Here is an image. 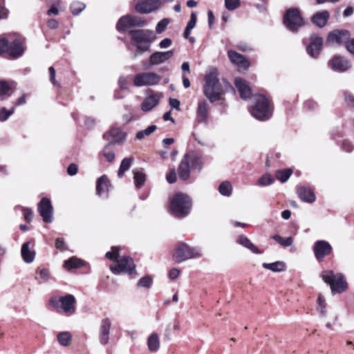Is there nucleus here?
<instances>
[{"label":"nucleus","instance_id":"nucleus-1","mask_svg":"<svg viewBox=\"0 0 354 354\" xmlns=\"http://www.w3.org/2000/svg\"><path fill=\"white\" fill-rule=\"evenodd\" d=\"M218 73L216 68H210L205 76V85L203 93L210 102H214L221 99L225 92V88H230L228 82H225L224 86L219 82Z\"/></svg>","mask_w":354,"mask_h":354},{"label":"nucleus","instance_id":"nucleus-2","mask_svg":"<svg viewBox=\"0 0 354 354\" xmlns=\"http://www.w3.org/2000/svg\"><path fill=\"white\" fill-rule=\"evenodd\" d=\"M203 165L202 156L196 151H191L186 153L178 168V173L180 178L187 180L189 178L190 171L196 170L200 171Z\"/></svg>","mask_w":354,"mask_h":354},{"label":"nucleus","instance_id":"nucleus-3","mask_svg":"<svg viewBox=\"0 0 354 354\" xmlns=\"http://www.w3.org/2000/svg\"><path fill=\"white\" fill-rule=\"evenodd\" d=\"M253 100L254 104L250 108L251 115L259 120L270 119L273 111L270 99L263 95H255Z\"/></svg>","mask_w":354,"mask_h":354},{"label":"nucleus","instance_id":"nucleus-4","mask_svg":"<svg viewBox=\"0 0 354 354\" xmlns=\"http://www.w3.org/2000/svg\"><path fill=\"white\" fill-rule=\"evenodd\" d=\"M192 208V200L185 194L176 193L170 198L169 212L175 217L183 218L187 216Z\"/></svg>","mask_w":354,"mask_h":354},{"label":"nucleus","instance_id":"nucleus-5","mask_svg":"<svg viewBox=\"0 0 354 354\" xmlns=\"http://www.w3.org/2000/svg\"><path fill=\"white\" fill-rule=\"evenodd\" d=\"M129 35L132 44L140 52L149 50L151 44L156 39L154 32L148 29L131 30Z\"/></svg>","mask_w":354,"mask_h":354},{"label":"nucleus","instance_id":"nucleus-6","mask_svg":"<svg viewBox=\"0 0 354 354\" xmlns=\"http://www.w3.org/2000/svg\"><path fill=\"white\" fill-rule=\"evenodd\" d=\"M320 275L323 281L330 286L333 295L347 290L348 283L343 274L330 270L322 272Z\"/></svg>","mask_w":354,"mask_h":354},{"label":"nucleus","instance_id":"nucleus-7","mask_svg":"<svg viewBox=\"0 0 354 354\" xmlns=\"http://www.w3.org/2000/svg\"><path fill=\"white\" fill-rule=\"evenodd\" d=\"M25 49V40L19 36L10 40L0 39V54L7 53L10 56L17 58L24 54Z\"/></svg>","mask_w":354,"mask_h":354},{"label":"nucleus","instance_id":"nucleus-8","mask_svg":"<svg viewBox=\"0 0 354 354\" xmlns=\"http://www.w3.org/2000/svg\"><path fill=\"white\" fill-rule=\"evenodd\" d=\"M202 254L199 248H191L186 243H180L177 245L173 258L176 262L181 263L189 259L200 257Z\"/></svg>","mask_w":354,"mask_h":354},{"label":"nucleus","instance_id":"nucleus-9","mask_svg":"<svg viewBox=\"0 0 354 354\" xmlns=\"http://www.w3.org/2000/svg\"><path fill=\"white\" fill-rule=\"evenodd\" d=\"M50 304L57 310H61L66 315H71L75 312L76 299L72 295H66L59 298H52Z\"/></svg>","mask_w":354,"mask_h":354},{"label":"nucleus","instance_id":"nucleus-10","mask_svg":"<svg viewBox=\"0 0 354 354\" xmlns=\"http://www.w3.org/2000/svg\"><path fill=\"white\" fill-rule=\"evenodd\" d=\"M146 20L139 16L125 15L122 17L117 23V30L122 32L134 27H143Z\"/></svg>","mask_w":354,"mask_h":354},{"label":"nucleus","instance_id":"nucleus-11","mask_svg":"<svg viewBox=\"0 0 354 354\" xmlns=\"http://www.w3.org/2000/svg\"><path fill=\"white\" fill-rule=\"evenodd\" d=\"M283 22L286 28L293 32L297 31L304 24V19L297 8H291L286 11Z\"/></svg>","mask_w":354,"mask_h":354},{"label":"nucleus","instance_id":"nucleus-12","mask_svg":"<svg viewBox=\"0 0 354 354\" xmlns=\"http://www.w3.org/2000/svg\"><path fill=\"white\" fill-rule=\"evenodd\" d=\"M135 267L132 258L122 256L117 259L114 265L110 266V270L114 274H120L123 272L131 274L134 271Z\"/></svg>","mask_w":354,"mask_h":354},{"label":"nucleus","instance_id":"nucleus-13","mask_svg":"<svg viewBox=\"0 0 354 354\" xmlns=\"http://www.w3.org/2000/svg\"><path fill=\"white\" fill-rule=\"evenodd\" d=\"M161 77L153 72H145L137 74L133 79L135 86L140 87L153 86L159 83Z\"/></svg>","mask_w":354,"mask_h":354},{"label":"nucleus","instance_id":"nucleus-14","mask_svg":"<svg viewBox=\"0 0 354 354\" xmlns=\"http://www.w3.org/2000/svg\"><path fill=\"white\" fill-rule=\"evenodd\" d=\"M313 251L316 259L319 262H322L325 257L329 256L332 253L333 248L328 241L319 240L314 243Z\"/></svg>","mask_w":354,"mask_h":354},{"label":"nucleus","instance_id":"nucleus-15","mask_svg":"<svg viewBox=\"0 0 354 354\" xmlns=\"http://www.w3.org/2000/svg\"><path fill=\"white\" fill-rule=\"evenodd\" d=\"M350 37V32L346 30H335L330 32L327 38V42L330 45L339 46L345 44Z\"/></svg>","mask_w":354,"mask_h":354},{"label":"nucleus","instance_id":"nucleus-16","mask_svg":"<svg viewBox=\"0 0 354 354\" xmlns=\"http://www.w3.org/2000/svg\"><path fill=\"white\" fill-rule=\"evenodd\" d=\"M159 8V0H140L136 3L135 10L141 14H148L158 10Z\"/></svg>","mask_w":354,"mask_h":354},{"label":"nucleus","instance_id":"nucleus-17","mask_svg":"<svg viewBox=\"0 0 354 354\" xmlns=\"http://www.w3.org/2000/svg\"><path fill=\"white\" fill-rule=\"evenodd\" d=\"M38 211L46 223H51L53 221V206L50 201L47 198H43L38 205Z\"/></svg>","mask_w":354,"mask_h":354},{"label":"nucleus","instance_id":"nucleus-18","mask_svg":"<svg viewBox=\"0 0 354 354\" xmlns=\"http://www.w3.org/2000/svg\"><path fill=\"white\" fill-rule=\"evenodd\" d=\"M111 324V320L109 317L103 318L100 322L99 327V341L102 345H106L109 343Z\"/></svg>","mask_w":354,"mask_h":354},{"label":"nucleus","instance_id":"nucleus-19","mask_svg":"<svg viewBox=\"0 0 354 354\" xmlns=\"http://www.w3.org/2000/svg\"><path fill=\"white\" fill-rule=\"evenodd\" d=\"M330 67L337 72H345L351 67L349 60L342 56H335L328 62Z\"/></svg>","mask_w":354,"mask_h":354},{"label":"nucleus","instance_id":"nucleus-20","mask_svg":"<svg viewBox=\"0 0 354 354\" xmlns=\"http://www.w3.org/2000/svg\"><path fill=\"white\" fill-rule=\"evenodd\" d=\"M323 45L321 37L313 35L310 37V42L306 48L307 53L312 57L316 58L319 55Z\"/></svg>","mask_w":354,"mask_h":354},{"label":"nucleus","instance_id":"nucleus-21","mask_svg":"<svg viewBox=\"0 0 354 354\" xmlns=\"http://www.w3.org/2000/svg\"><path fill=\"white\" fill-rule=\"evenodd\" d=\"M126 133L123 132L120 128H112L109 132L103 135L104 139L109 140L110 145H113L122 142L126 138Z\"/></svg>","mask_w":354,"mask_h":354},{"label":"nucleus","instance_id":"nucleus-22","mask_svg":"<svg viewBox=\"0 0 354 354\" xmlns=\"http://www.w3.org/2000/svg\"><path fill=\"white\" fill-rule=\"evenodd\" d=\"M174 52L173 50L165 51V52H155L151 55L149 57V64L151 66L158 65L164 63L173 57Z\"/></svg>","mask_w":354,"mask_h":354},{"label":"nucleus","instance_id":"nucleus-23","mask_svg":"<svg viewBox=\"0 0 354 354\" xmlns=\"http://www.w3.org/2000/svg\"><path fill=\"white\" fill-rule=\"evenodd\" d=\"M209 106L207 101L205 100H200L198 102L196 110V120L199 123L207 122V118L209 115Z\"/></svg>","mask_w":354,"mask_h":354},{"label":"nucleus","instance_id":"nucleus-24","mask_svg":"<svg viewBox=\"0 0 354 354\" xmlns=\"http://www.w3.org/2000/svg\"><path fill=\"white\" fill-rule=\"evenodd\" d=\"M111 186L110 181L106 175H103L97 180L96 192L97 194L102 198H107L109 187Z\"/></svg>","mask_w":354,"mask_h":354},{"label":"nucleus","instance_id":"nucleus-25","mask_svg":"<svg viewBox=\"0 0 354 354\" xmlns=\"http://www.w3.org/2000/svg\"><path fill=\"white\" fill-rule=\"evenodd\" d=\"M227 55L232 63L239 68L246 69L250 66V62L242 55L234 50H229Z\"/></svg>","mask_w":354,"mask_h":354},{"label":"nucleus","instance_id":"nucleus-26","mask_svg":"<svg viewBox=\"0 0 354 354\" xmlns=\"http://www.w3.org/2000/svg\"><path fill=\"white\" fill-rule=\"evenodd\" d=\"M297 194L299 198L306 203H312L316 199V196L313 191L306 187H299L297 188Z\"/></svg>","mask_w":354,"mask_h":354},{"label":"nucleus","instance_id":"nucleus-27","mask_svg":"<svg viewBox=\"0 0 354 354\" xmlns=\"http://www.w3.org/2000/svg\"><path fill=\"white\" fill-rule=\"evenodd\" d=\"M234 84L240 93L241 98L246 100L251 96V89L246 84V82L241 77H236L234 80Z\"/></svg>","mask_w":354,"mask_h":354},{"label":"nucleus","instance_id":"nucleus-28","mask_svg":"<svg viewBox=\"0 0 354 354\" xmlns=\"http://www.w3.org/2000/svg\"><path fill=\"white\" fill-rule=\"evenodd\" d=\"M330 14L327 10L316 12L311 18L312 22L319 28H323L328 22Z\"/></svg>","mask_w":354,"mask_h":354},{"label":"nucleus","instance_id":"nucleus-29","mask_svg":"<svg viewBox=\"0 0 354 354\" xmlns=\"http://www.w3.org/2000/svg\"><path fill=\"white\" fill-rule=\"evenodd\" d=\"M30 242H26L22 245L21 249L22 259L28 263L32 262L35 257V252L30 248Z\"/></svg>","mask_w":354,"mask_h":354},{"label":"nucleus","instance_id":"nucleus-30","mask_svg":"<svg viewBox=\"0 0 354 354\" xmlns=\"http://www.w3.org/2000/svg\"><path fill=\"white\" fill-rule=\"evenodd\" d=\"M159 102V97L153 94L146 97L142 103V109L144 111H151Z\"/></svg>","mask_w":354,"mask_h":354},{"label":"nucleus","instance_id":"nucleus-31","mask_svg":"<svg viewBox=\"0 0 354 354\" xmlns=\"http://www.w3.org/2000/svg\"><path fill=\"white\" fill-rule=\"evenodd\" d=\"M236 242L239 244L241 245L242 246L248 248V250H250L251 252H252L254 254H261V252L259 250V248L257 247H256L250 241V240L244 235H240L238 237Z\"/></svg>","mask_w":354,"mask_h":354},{"label":"nucleus","instance_id":"nucleus-32","mask_svg":"<svg viewBox=\"0 0 354 354\" xmlns=\"http://www.w3.org/2000/svg\"><path fill=\"white\" fill-rule=\"evenodd\" d=\"M263 268L270 270L274 272H280L286 270V266L283 261H277L273 263H263L262 264Z\"/></svg>","mask_w":354,"mask_h":354},{"label":"nucleus","instance_id":"nucleus-33","mask_svg":"<svg viewBox=\"0 0 354 354\" xmlns=\"http://www.w3.org/2000/svg\"><path fill=\"white\" fill-rule=\"evenodd\" d=\"M135 185L140 188L146 181V175L142 169H136L133 171Z\"/></svg>","mask_w":354,"mask_h":354},{"label":"nucleus","instance_id":"nucleus-34","mask_svg":"<svg viewBox=\"0 0 354 354\" xmlns=\"http://www.w3.org/2000/svg\"><path fill=\"white\" fill-rule=\"evenodd\" d=\"M84 265V261L76 257H72L71 258L66 260L64 263V267L68 270L71 269L78 268Z\"/></svg>","mask_w":354,"mask_h":354},{"label":"nucleus","instance_id":"nucleus-35","mask_svg":"<svg viewBox=\"0 0 354 354\" xmlns=\"http://www.w3.org/2000/svg\"><path fill=\"white\" fill-rule=\"evenodd\" d=\"M133 158L129 157L125 158L122 160L120 165V168L118 171V177L122 178L124 176V173L130 169L133 162Z\"/></svg>","mask_w":354,"mask_h":354},{"label":"nucleus","instance_id":"nucleus-36","mask_svg":"<svg viewBox=\"0 0 354 354\" xmlns=\"http://www.w3.org/2000/svg\"><path fill=\"white\" fill-rule=\"evenodd\" d=\"M57 339L61 346H67L71 342L72 335L68 331L61 332L57 334Z\"/></svg>","mask_w":354,"mask_h":354},{"label":"nucleus","instance_id":"nucleus-37","mask_svg":"<svg viewBox=\"0 0 354 354\" xmlns=\"http://www.w3.org/2000/svg\"><path fill=\"white\" fill-rule=\"evenodd\" d=\"M147 346L149 349L152 352H155L159 348L160 341L157 333H153L149 337Z\"/></svg>","mask_w":354,"mask_h":354},{"label":"nucleus","instance_id":"nucleus-38","mask_svg":"<svg viewBox=\"0 0 354 354\" xmlns=\"http://www.w3.org/2000/svg\"><path fill=\"white\" fill-rule=\"evenodd\" d=\"M12 85L5 81H0V100H3L11 95Z\"/></svg>","mask_w":354,"mask_h":354},{"label":"nucleus","instance_id":"nucleus-39","mask_svg":"<svg viewBox=\"0 0 354 354\" xmlns=\"http://www.w3.org/2000/svg\"><path fill=\"white\" fill-rule=\"evenodd\" d=\"M219 193L225 196H230L232 193V186L229 181L222 182L218 187Z\"/></svg>","mask_w":354,"mask_h":354},{"label":"nucleus","instance_id":"nucleus-40","mask_svg":"<svg viewBox=\"0 0 354 354\" xmlns=\"http://www.w3.org/2000/svg\"><path fill=\"white\" fill-rule=\"evenodd\" d=\"M280 245L286 248L290 246L293 243V239L291 236L283 238L279 234H274L272 237Z\"/></svg>","mask_w":354,"mask_h":354},{"label":"nucleus","instance_id":"nucleus-41","mask_svg":"<svg viewBox=\"0 0 354 354\" xmlns=\"http://www.w3.org/2000/svg\"><path fill=\"white\" fill-rule=\"evenodd\" d=\"M292 174V170L290 169L278 170L276 171V178L281 183L286 182Z\"/></svg>","mask_w":354,"mask_h":354},{"label":"nucleus","instance_id":"nucleus-42","mask_svg":"<svg viewBox=\"0 0 354 354\" xmlns=\"http://www.w3.org/2000/svg\"><path fill=\"white\" fill-rule=\"evenodd\" d=\"M111 145L110 144L106 145L101 152L102 156L109 162H112L115 156L113 150L110 148Z\"/></svg>","mask_w":354,"mask_h":354},{"label":"nucleus","instance_id":"nucleus-43","mask_svg":"<svg viewBox=\"0 0 354 354\" xmlns=\"http://www.w3.org/2000/svg\"><path fill=\"white\" fill-rule=\"evenodd\" d=\"M157 129L156 125H150L147 129L142 131H138L136 135V138L137 140H141L144 138L145 136H148L151 134L153 132L156 131Z\"/></svg>","mask_w":354,"mask_h":354},{"label":"nucleus","instance_id":"nucleus-44","mask_svg":"<svg viewBox=\"0 0 354 354\" xmlns=\"http://www.w3.org/2000/svg\"><path fill=\"white\" fill-rule=\"evenodd\" d=\"M274 179L271 176L270 174H266L263 175L258 180V185L262 187L268 186L272 184Z\"/></svg>","mask_w":354,"mask_h":354},{"label":"nucleus","instance_id":"nucleus-45","mask_svg":"<svg viewBox=\"0 0 354 354\" xmlns=\"http://www.w3.org/2000/svg\"><path fill=\"white\" fill-rule=\"evenodd\" d=\"M86 6L82 2L75 1L71 5V10L74 15H79L84 8Z\"/></svg>","mask_w":354,"mask_h":354},{"label":"nucleus","instance_id":"nucleus-46","mask_svg":"<svg viewBox=\"0 0 354 354\" xmlns=\"http://www.w3.org/2000/svg\"><path fill=\"white\" fill-rule=\"evenodd\" d=\"M317 310L321 315L324 316L326 314V302L324 297L322 295H319L317 298Z\"/></svg>","mask_w":354,"mask_h":354},{"label":"nucleus","instance_id":"nucleus-47","mask_svg":"<svg viewBox=\"0 0 354 354\" xmlns=\"http://www.w3.org/2000/svg\"><path fill=\"white\" fill-rule=\"evenodd\" d=\"M15 111V107H12L10 110H7L6 108L3 107L0 109V121L5 122L6 121L9 117L13 114Z\"/></svg>","mask_w":354,"mask_h":354},{"label":"nucleus","instance_id":"nucleus-48","mask_svg":"<svg viewBox=\"0 0 354 354\" xmlns=\"http://www.w3.org/2000/svg\"><path fill=\"white\" fill-rule=\"evenodd\" d=\"M152 285V279L149 276H146L141 278L138 282V287H143L149 288Z\"/></svg>","mask_w":354,"mask_h":354},{"label":"nucleus","instance_id":"nucleus-49","mask_svg":"<svg viewBox=\"0 0 354 354\" xmlns=\"http://www.w3.org/2000/svg\"><path fill=\"white\" fill-rule=\"evenodd\" d=\"M169 24V20L167 18H165L160 20L156 25V31L157 33H162L167 28L168 24Z\"/></svg>","mask_w":354,"mask_h":354},{"label":"nucleus","instance_id":"nucleus-50","mask_svg":"<svg viewBox=\"0 0 354 354\" xmlns=\"http://www.w3.org/2000/svg\"><path fill=\"white\" fill-rule=\"evenodd\" d=\"M240 5V0H225V8L229 10L236 9Z\"/></svg>","mask_w":354,"mask_h":354},{"label":"nucleus","instance_id":"nucleus-51","mask_svg":"<svg viewBox=\"0 0 354 354\" xmlns=\"http://www.w3.org/2000/svg\"><path fill=\"white\" fill-rule=\"evenodd\" d=\"M119 247H112V251L106 253V257L110 260H114L119 256Z\"/></svg>","mask_w":354,"mask_h":354},{"label":"nucleus","instance_id":"nucleus-52","mask_svg":"<svg viewBox=\"0 0 354 354\" xmlns=\"http://www.w3.org/2000/svg\"><path fill=\"white\" fill-rule=\"evenodd\" d=\"M55 247L57 249L63 252L68 249L63 238H57L55 241Z\"/></svg>","mask_w":354,"mask_h":354},{"label":"nucleus","instance_id":"nucleus-53","mask_svg":"<svg viewBox=\"0 0 354 354\" xmlns=\"http://www.w3.org/2000/svg\"><path fill=\"white\" fill-rule=\"evenodd\" d=\"M39 273L42 282H46L50 279V272L48 269L42 268L39 270Z\"/></svg>","mask_w":354,"mask_h":354},{"label":"nucleus","instance_id":"nucleus-54","mask_svg":"<svg viewBox=\"0 0 354 354\" xmlns=\"http://www.w3.org/2000/svg\"><path fill=\"white\" fill-rule=\"evenodd\" d=\"M317 104L313 100H306L304 102V107L309 111L315 110L317 108Z\"/></svg>","mask_w":354,"mask_h":354},{"label":"nucleus","instance_id":"nucleus-55","mask_svg":"<svg viewBox=\"0 0 354 354\" xmlns=\"http://www.w3.org/2000/svg\"><path fill=\"white\" fill-rule=\"evenodd\" d=\"M196 20H197L196 14L195 12H192L190 16V19H189V22L187 23V25L186 27H187L189 29L192 30L196 26Z\"/></svg>","mask_w":354,"mask_h":354},{"label":"nucleus","instance_id":"nucleus-56","mask_svg":"<svg viewBox=\"0 0 354 354\" xmlns=\"http://www.w3.org/2000/svg\"><path fill=\"white\" fill-rule=\"evenodd\" d=\"M166 178L169 183L171 184L175 183L176 180V174L175 169L170 170V171L167 174Z\"/></svg>","mask_w":354,"mask_h":354},{"label":"nucleus","instance_id":"nucleus-57","mask_svg":"<svg viewBox=\"0 0 354 354\" xmlns=\"http://www.w3.org/2000/svg\"><path fill=\"white\" fill-rule=\"evenodd\" d=\"M346 48L347 50L352 54H354V38L353 39H348L346 43Z\"/></svg>","mask_w":354,"mask_h":354},{"label":"nucleus","instance_id":"nucleus-58","mask_svg":"<svg viewBox=\"0 0 354 354\" xmlns=\"http://www.w3.org/2000/svg\"><path fill=\"white\" fill-rule=\"evenodd\" d=\"M172 44V41L169 38H165L159 43V47L160 48H167Z\"/></svg>","mask_w":354,"mask_h":354},{"label":"nucleus","instance_id":"nucleus-59","mask_svg":"<svg viewBox=\"0 0 354 354\" xmlns=\"http://www.w3.org/2000/svg\"><path fill=\"white\" fill-rule=\"evenodd\" d=\"M342 149L346 152H351L353 147L348 140H344L342 145Z\"/></svg>","mask_w":354,"mask_h":354},{"label":"nucleus","instance_id":"nucleus-60","mask_svg":"<svg viewBox=\"0 0 354 354\" xmlns=\"http://www.w3.org/2000/svg\"><path fill=\"white\" fill-rule=\"evenodd\" d=\"M67 173L70 176H74L77 173V166L72 163L71 164L67 169Z\"/></svg>","mask_w":354,"mask_h":354},{"label":"nucleus","instance_id":"nucleus-61","mask_svg":"<svg viewBox=\"0 0 354 354\" xmlns=\"http://www.w3.org/2000/svg\"><path fill=\"white\" fill-rule=\"evenodd\" d=\"M24 216L26 221L30 222L32 220V212L29 208L23 209Z\"/></svg>","mask_w":354,"mask_h":354},{"label":"nucleus","instance_id":"nucleus-62","mask_svg":"<svg viewBox=\"0 0 354 354\" xmlns=\"http://www.w3.org/2000/svg\"><path fill=\"white\" fill-rule=\"evenodd\" d=\"M180 101L176 98H170L169 99V105L173 108L177 110L180 109Z\"/></svg>","mask_w":354,"mask_h":354},{"label":"nucleus","instance_id":"nucleus-63","mask_svg":"<svg viewBox=\"0 0 354 354\" xmlns=\"http://www.w3.org/2000/svg\"><path fill=\"white\" fill-rule=\"evenodd\" d=\"M180 271L176 268H172L169 272V277L171 279H176L179 276Z\"/></svg>","mask_w":354,"mask_h":354},{"label":"nucleus","instance_id":"nucleus-64","mask_svg":"<svg viewBox=\"0 0 354 354\" xmlns=\"http://www.w3.org/2000/svg\"><path fill=\"white\" fill-rule=\"evenodd\" d=\"M345 100L350 106H354V97L351 94L346 93Z\"/></svg>","mask_w":354,"mask_h":354}]
</instances>
